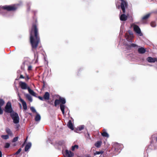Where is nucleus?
Listing matches in <instances>:
<instances>
[{
  "instance_id": "nucleus-50",
  "label": "nucleus",
  "mask_w": 157,
  "mask_h": 157,
  "mask_svg": "<svg viewBox=\"0 0 157 157\" xmlns=\"http://www.w3.org/2000/svg\"><path fill=\"white\" fill-rule=\"evenodd\" d=\"M29 114L31 115V113H29Z\"/></svg>"
},
{
  "instance_id": "nucleus-45",
  "label": "nucleus",
  "mask_w": 157,
  "mask_h": 157,
  "mask_svg": "<svg viewBox=\"0 0 157 157\" xmlns=\"http://www.w3.org/2000/svg\"><path fill=\"white\" fill-rule=\"evenodd\" d=\"M19 125L18 124H17L16 125V128L17 129H18L19 128Z\"/></svg>"
},
{
  "instance_id": "nucleus-28",
  "label": "nucleus",
  "mask_w": 157,
  "mask_h": 157,
  "mask_svg": "<svg viewBox=\"0 0 157 157\" xmlns=\"http://www.w3.org/2000/svg\"><path fill=\"white\" fill-rule=\"evenodd\" d=\"M1 137L4 140H7L9 138V136L8 135H2L1 136Z\"/></svg>"
},
{
  "instance_id": "nucleus-14",
  "label": "nucleus",
  "mask_w": 157,
  "mask_h": 157,
  "mask_svg": "<svg viewBox=\"0 0 157 157\" xmlns=\"http://www.w3.org/2000/svg\"><path fill=\"white\" fill-rule=\"evenodd\" d=\"M67 126L68 127L72 130H73L74 129L73 125L71 121V120H69L67 124Z\"/></svg>"
},
{
  "instance_id": "nucleus-12",
  "label": "nucleus",
  "mask_w": 157,
  "mask_h": 157,
  "mask_svg": "<svg viewBox=\"0 0 157 157\" xmlns=\"http://www.w3.org/2000/svg\"><path fill=\"white\" fill-rule=\"evenodd\" d=\"M125 37L128 41L129 42H132V40L133 38L132 35H130L126 33L125 35Z\"/></svg>"
},
{
  "instance_id": "nucleus-17",
  "label": "nucleus",
  "mask_w": 157,
  "mask_h": 157,
  "mask_svg": "<svg viewBox=\"0 0 157 157\" xmlns=\"http://www.w3.org/2000/svg\"><path fill=\"white\" fill-rule=\"evenodd\" d=\"M138 52L140 54H143L146 52V50L143 47L138 48Z\"/></svg>"
},
{
  "instance_id": "nucleus-35",
  "label": "nucleus",
  "mask_w": 157,
  "mask_h": 157,
  "mask_svg": "<svg viewBox=\"0 0 157 157\" xmlns=\"http://www.w3.org/2000/svg\"><path fill=\"white\" fill-rule=\"evenodd\" d=\"M18 136L14 137L12 140V142L13 143L16 142L18 139Z\"/></svg>"
},
{
  "instance_id": "nucleus-11",
  "label": "nucleus",
  "mask_w": 157,
  "mask_h": 157,
  "mask_svg": "<svg viewBox=\"0 0 157 157\" xmlns=\"http://www.w3.org/2000/svg\"><path fill=\"white\" fill-rule=\"evenodd\" d=\"M19 100L21 102L24 109L25 110H27V107L26 102L20 97L19 99Z\"/></svg>"
},
{
  "instance_id": "nucleus-42",
  "label": "nucleus",
  "mask_w": 157,
  "mask_h": 157,
  "mask_svg": "<svg viewBox=\"0 0 157 157\" xmlns=\"http://www.w3.org/2000/svg\"><path fill=\"white\" fill-rule=\"evenodd\" d=\"M3 113V110L2 109L1 107H0V114L2 115Z\"/></svg>"
},
{
  "instance_id": "nucleus-30",
  "label": "nucleus",
  "mask_w": 157,
  "mask_h": 157,
  "mask_svg": "<svg viewBox=\"0 0 157 157\" xmlns=\"http://www.w3.org/2000/svg\"><path fill=\"white\" fill-rule=\"evenodd\" d=\"M54 146L56 148L58 149L59 148V142L57 141L54 144Z\"/></svg>"
},
{
  "instance_id": "nucleus-38",
  "label": "nucleus",
  "mask_w": 157,
  "mask_h": 157,
  "mask_svg": "<svg viewBox=\"0 0 157 157\" xmlns=\"http://www.w3.org/2000/svg\"><path fill=\"white\" fill-rule=\"evenodd\" d=\"M21 148H19L18 151L15 153V155H17L21 151Z\"/></svg>"
},
{
  "instance_id": "nucleus-15",
  "label": "nucleus",
  "mask_w": 157,
  "mask_h": 157,
  "mask_svg": "<svg viewBox=\"0 0 157 157\" xmlns=\"http://www.w3.org/2000/svg\"><path fill=\"white\" fill-rule=\"evenodd\" d=\"M43 97L45 100H48L50 98L49 93L48 92H45Z\"/></svg>"
},
{
  "instance_id": "nucleus-34",
  "label": "nucleus",
  "mask_w": 157,
  "mask_h": 157,
  "mask_svg": "<svg viewBox=\"0 0 157 157\" xmlns=\"http://www.w3.org/2000/svg\"><path fill=\"white\" fill-rule=\"evenodd\" d=\"M151 25L152 27H155L156 26V23L155 22H152L151 23Z\"/></svg>"
},
{
  "instance_id": "nucleus-43",
  "label": "nucleus",
  "mask_w": 157,
  "mask_h": 157,
  "mask_svg": "<svg viewBox=\"0 0 157 157\" xmlns=\"http://www.w3.org/2000/svg\"><path fill=\"white\" fill-rule=\"evenodd\" d=\"M24 77L22 75H20L19 78H24Z\"/></svg>"
},
{
  "instance_id": "nucleus-1",
  "label": "nucleus",
  "mask_w": 157,
  "mask_h": 157,
  "mask_svg": "<svg viewBox=\"0 0 157 157\" xmlns=\"http://www.w3.org/2000/svg\"><path fill=\"white\" fill-rule=\"evenodd\" d=\"M34 21L32 24V26L29 31L30 42L31 45L32 50L34 51L36 50L40 42V38L38 27V24L37 19L33 17Z\"/></svg>"
},
{
  "instance_id": "nucleus-27",
  "label": "nucleus",
  "mask_w": 157,
  "mask_h": 157,
  "mask_svg": "<svg viewBox=\"0 0 157 157\" xmlns=\"http://www.w3.org/2000/svg\"><path fill=\"white\" fill-rule=\"evenodd\" d=\"M127 46L128 48H131L132 47H137L138 46L137 45L135 44H133V43H132V44H131L130 45H128Z\"/></svg>"
},
{
  "instance_id": "nucleus-22",
  "label": "nucleus",
  "mask_w": 157,
  "mask_h": 157,
  "mask_svg": "<svg viewBox=\"0 0 157 157\" xmlns=\"http://www.w3.org/2000/svg\"><path fill=\"white\" fill-rule=\"evenodd\" d=\"M26 98L30 102L32 101V99L31 96L29 94H26L25 95Z\"/></svg>"
},
{
  "instance_id": "nucleus-9",
  "label": "nucleus",
  "mask_w": 157,
  "mask_h": 157,
  "mask_svg": "<svg viewBox=\"0 0 157 157\" xmlns=\"http://www.w3.org/2000/svg\"><path fill=\"white\" fill-rule=\"evenodd\" d=\"M74 155V154L70 151L66 150L65 151V155L66 157H72Z\"/></svg>"
},
{
  "instance_id": "nucleus-10",
  "label": "nucleus",
  "mask_w": 157,
  "mask_h": 157,
  "mask_svg": "<svg viewBox=\"0 0 157 157\" xmlns=\"http://www.w3.org/2000/svg\"><path fill=\"white\" fill-rule=\"evenodd\" d=\"M19 85L22 89L25 90L28 89L29 87H28L27 84L25 82L21 81L19 82Z\"/></svg>"
},
{
  "instance_id": "nucleus-29",
  "label": "nucleus",
  "mask_w": 157,
  "mask_h": 157,
  "mask_svg": "<svg viewBox=\"0 0 157 157\" xmlns=\"http://www.w3.org/2000/svg\"><path fill=\"white\" fill-rule=\"evenodd\" d=\"M4 104V101L2 99H0V107H1Z\"/></svg>"
},
{
  "instance_id": "nucleus-40",
  "label": "nucleus",
  "mask_w": 157,
  "mask_h": 157,
  "mask_svg": "<svg viewBox=\"0 0 157 157\" xmlns=\"http://www.w3.org/2000/svg\"><path fill=\"white\" fill-rule=\"evenodd\" d=\"M32 67L31 65H29L28 67V71H30L32 70Z\"/></svg>"
},
{
  "instance_id": "nucleus-21",
  "label": "nucleus",
  "mask_w": 157,
  "mask_h": 157,
  "mask_svg": "<svg viewBox=\"0 0 157 157\" xmlns=\"http://www.w3.org/2000/svg\"><path fill=\"white\" fill-rule=\"evenodd\" d=\"M28 90L29 93L30 94H31L33 96H36V94L33 90L31 89L29 87H28Z\"/></svg>"
},
{
  "instance_id": "nucleus-24",
  "label": "nucleus",
  "mask_w": 157,
  "mask_h": 157,
  "mask_svg": "<svg viewBox=\"0 0 157 157\" xmlns=\"http://www.w3.org/2000/svg\"><path fill=\"white\" fill-rule=\"evenodd\" d=\"M79 147L78 145H75L74 146H73L71 147V150L73 151H75V149H77Z\"/></svg>"
},
{
  "instance_id": "nucleus-47",
  "label": "nucleus",
  "mask_w": 157,
  "mask_h": 157,
  "mask_svg": "<svg viewBox=\"0 0 157 157\" xmlns=\"http://www.w3.org/2000/svg\"><path fill=\"white\" fill-rule=\"evenodd\" d=\"M155 140H156V142H157V136L155 138Z\"/></svg>"
},
{
  "instance_id": "nucleus-32",
  "label": "nucleus",
  "mask_w": 157,
  "mask_h": 157,
  "mask_svg": "<svg viewBox=\"0 0 157 157\" xmlns=\"http://www.w3.org/2000/svg\"><path fill=\"white\" fill-rule=\"evenodd\" d=\"M77 129H78L79 131H81L83 130L84 128V125H81L79 126V127Z\"/></svg>"
},
{
  "instance_id": "nucleus-8",
  "label": "nucleus",
  "mask_w": 157,
  "mask_h": 157,
  "mask_svg": "<svg viewBox=\"0 0 157 157\" xmlns=\"http://www.w3.org/2000/svg\"><path fill=\"white\" fill-rule=\"evenodd\" d=\"M134 31L137 33L139 34L140 36H142V34L141 33V30L139 27L136 25H135L133 27Z\"/></svg>"
},
{
  "instance_id": "nucleus-3",
  "label": "nucleus",
  "mask_w": 157,
  "mask_h": 157,
  "mask_svg": "<svg viewBox=\"0 0 157 157\" xmlns=\"http://www.w3.org/2000/svg\"><path fill=\"white\" fill-rule=\"evenodd\" d=\"M4 111L6 113H10V114H13L15 112L13 110L12 107L11 103L10 101H8L5 107Z\"/></svg>"
},
{
  "instance_id": "nucleus-7",
  "label": "nucleus",
  "mask_w": 157,
  "mask_h": 157,
  "mask_svg": "<svg viewBox=\"0 0 157 157\" xmlns=\"http://www.w3.org/2000/svg\"><path fill=\"white\" fill-rule=\"evenodd\" d=\"M121 144L117 143H115L114 144L112 150H114L115 152L114 153L115 154L118 151V150L121 147Z\"/></svg>"
},
{
  "instance_id": "nucleus-37",
  "label": "nucleus",
  "mask_w": 157,
  "mask_h": 157,
  "mask_svg": "<svg viewBox=\"0 0 157 157\" xmlns=\"http://www.w3.org/2000/svg\"><path fill=\"white\" fill-rule=\"evenodd\" d=\"M10 145V144L8 143H6L5 144V147L6 148H9Z\"/></svg>"
},
{
  "instance_id": "nucleus-33",
  "label": "nucleus",
  "mask_w": 157,
  "mask_h": 157,
  "mask_svg": "<svg viewBox=\"0 0 157 157\" xmlns=\"http://www.w3.org/2000/svg\"><path fill=\"white\" fill-rule=\"evenodd\" d=\"M103 153V151H96L94 153V155H97L100 154H102Z\"/></svg>"
},
{
  "instance_id": "nucleus-5",
  "label": "nucleus",
  "mask_w": 157,
  "mask_h": 157,
  "mask_svg": "<svg viewBox=\"0 0 157 157\" xmlns=\"http://www.w3.org/2000/svg\"><path fill=\"white\" fill-rule=\"evenodd\" d=\"M11 117L13 120V122L15 124H17L19 122V118L18 114L16 113H13L10 114Z\"/></svg>"
},
{
  "instance_id": "nucleus-18",
  "label": "nucleus",
  "mask_w": 157,
  "mask_h": 157,
  "mask_svg": "<svg viewBox=\"0 0 157 157\" xmlns=\"http://www.w3.org/2000/svg\"><path fill=\"white\" fill-rule=\"evenodd\" d=\"M31 143H28L26 145L25 148V151H27L31 147Z\"/></svg>"
},
{
  "instance_id": "nucleus-6",
  "label": "nucleus",
  "mask_w": 157,
  "mask_h": 157,
  "mask_svg": "<svg viewBox=\"0 0 157 157\" xmlns=\"http://www.w3.org/2000/svg\"><path fill=\"white\" fill-rule=\"evenodd\" d=\"M121 1V8L123 12L124 13L125 12V8L128 7V4L127 2L125 0H120Z\"/></svg>"
},
{
  "instance_id": "nucleus-36",
  "label": "nucleus",
  "mask_w": 157,
  "mask_h": 157,
  "mask_svg": "<svg viewBox=\"0 0 157 157\" xmlns=\"http://www.w3.org/2000/svg\"><path fill=\"white\" fill-rule=\"evenodd\" d=\"M30 110H31V111L33 112V113H36V109H35V108L33 107H30Z\"/></svg>"
},
{
  "instance_id": "nucleus-25",
  "label": "nucleus",
  "mask_w": 157,
  "mask_h": 157,
  "mask_svg": "<svg viewBox=\"0 0 157 157\" xmlns=\"http://www.w3.org/2000/svg\"><path fill=\"white\" fill-rule=\"evenodd\" d=\"M150 13L147 14L145 15L143 17L142 19L143 20H145L147 19L150 16Z\"/></svg>"
},
{
  "instance_id": "nucleus-41",
  "label": "nucleus",
  "mask_w": 157,
  "mask_h": 157,
  "mask_svg": "<svg viewBox=\"0 0 157 157\" xmlns=\"http://www.w3.org/2000/svg\"><path fill=\"white\" fill-rule=\"evenodd\" d=\"M38 98L41 101H44V97H42L40 96H38Z\"/></svg>"
},
{
  "instance_id": "nucleus-26",
  "label": "nucleus",
  "mask_w": 157,
  "mask_h": 157,
  "mask_svg": "<svg viewBox=\"0 0 157 157\" xmlns=\"http://www.w3.org/2000/svg\"><path fill=\"white\" fill-rule=\"evenodd\" d=\"M101 135L102 136L105 137H108L109 136V134L106 132H104L101 133Z\"/></svg>"
},
{
  "instance_id": "nucleus-19",
  "label": "nucleus",
  "mask_w": 157,
  "mask_h": 157,
  "mask_svg": "<svg viewBox=\"0 0 157 157\" xmlns=\"http://www.w3.org/2000/svg\"><path fill=\"white\" fill-rule=\"evenodd\" d=\"M6 132L8 134V135L10 136L13 135V133L10 129L8 128H7L6 129Z\"/></svg>"
},
{
  "instance_id": "nucleus-31",
  "label": "nucleus",
  "mask_w": 157,
  "mask_h": 157,
  "mask_svg": "<svg viewBox=\"0 0 157 157\" xmlns=\"http://www.w3.org/2000/svg\"><path fill=\"white\" fill-rule=\"evenodd\" d=\"M59 105V99H56L55 100L54 102V105L55 106H56L57 105Z\"/></svg>"
},
{
  "instance_id": "nucleus-46",
  "label": "nucleus",
  "mask_w": 157,
  "mask_h": 157,
  "mask_svg": "<svg viewBox=\"0 0 157 157\" xmlns=\"http://www.w3.org/2000/svg\"><path fill=\"white\" fill-rule=\"evenodd\" d=\"M0 157H2V152L0 150Z\"/></svg>"
},
{
  "instance_id": "nucleus-23",
  "label": "nucleus",
  "mask_w": 157,
  "mask_h": 157,
  "mask_svg": "<svg viewBox=\"0 0 157 157\" xmlns=\"http://www.w3.org/2000/svg\"><path fill=\"white\" fill-rule=\"evenodd\" d=\"M41 118L40 116L38 114H37L35 117V120L36 121H39L40 120Z\"/></svg>"
},
{
  "instance_id": "nucleus-13",
  "label": "nucleus",
  "mask_w": 157,
  "mask_h": 157,
  "mask_svg": "<svg viewBox=\"0 0 157 157\" xmlns=\"http://www.w3.org/2000/svg\"><path fill=\"white\" fill-rule=\"evenodd\" d=\"M128 16L124 14H122L120 17V20L121 21H125L127 20Z\"/></svg>"
},
{
  "instance_id": "nucleus-39",
  "label": "nucleus",
  "mask_w": 157,
  "mask_h": 157,
  "mask_svg": "<svg viewBox=\"0 0 157 157\" xmlns=\"http://www.w3.org/2000/svg\"><path fill=\"white\" fill-rule=\"evenodd\" d=\"M82 68H80L77 71V75H78L80 74V73L82 72Z\"/></svg>"
},
{
  "instance_id": "nucleus-49",
  "label": "nucleus",
  "mask_w": 157,
  "mask_h": 157,
  "mask_svg": "<svg viewBox=\"0 0 157 157\" xmlns=\"http://www.w3.org/2000/svg\"><path fill=\"white\" fill-rule=\"evenodd\" d=\"M27 138L26 139V140H25V142L26 141V140H27Z\"/></svg>"
},
{
  "instance_id": "nucleus-52",
  "label": "nucleus",
  "mask_w": 157,
  "mask_h": 157,
  "mask_svg": "<svg viewBox=\"0 0 157 157\" xmlns=\"http://www.w3.org/2000/svg\"><path fill=\"white\" fill-rule=\"evenodd\" d=\"M0 9H1V6H0Z\"/></svg>"
},
{
  "instance_id": "nucleus-2",
  "label": "nucleus",
  "mask_w": 157,
  "mask_h": 157,
  "mask_svg": "<svg viewBox=\"0 0 157 157\" xmlns=\"http://www.w3.org/2000/svg\"><path fill=\"white\" fill-rule=\"evenodd\" d=\"M1 9L6 10L8 11H13L16 10L17 7L15 5H5L3 6H1Z\"/></svg>"
},
{
  "instance_id": "nucleus-51",
  "label": "nucleus",
  "mask_w": 157,
  "mask_h": 157,
  "mask_svg": "<svg viewBox=\"0 0 157 157\" xmlns=\"http://www.w3.org/2000/svg\"><path fill=\"white\" fill-rule=\"evenodd\" d=\"M20 106L21 108V104H20Z\"/></svg>"
},
{
  "instance_id": "nucleus-44",
  "label": "nucleus",
  "mask_w": 157,
  "mask_h": 157,
  "mask_svg": "<svg viewBox=\"0 0 157 157\" xmlns=\"http://www.w3.org/2000/svg\"><path fill=\"white\" fill-rule=\"evenodd\" d=\"M29 79V78L28 76H27L26 78H25V80L26 81H28V80Z\"/></svg>"
},
{
  "instance_id": "nucleus-48",
  "label": "nucleus",
  "mask_w": 157,
  "mask_h": 157,
  "mask_svg": "<svg viewBox=\"0 0 157 157\" xmlns=\"http://www.w3.org/2000/svg\"><path fill=\"white\" fill-rule=\"evenodd\" d=\"M155 60L157 62V58H155Z\"/></svg>"
},
{
  "instance_id": "nucleus-16",
  "label": "nucleus",
  "mask_w": 157,
  "mask_h": 157,
  "mask_svg": "<svg viewBox=\"0 0 157 157\" xmlns=\"http://www.w3.org/2000/svg\"><path fill=\"white\" fill-rule=\"evenodd\" d=\"M147 60L149 63H155V58H153L151 57H147Z\"/></svg>"
},
{
  "instance_id": "nucleus-4",
  "label": "nucleus",
  "mask_w": 157,
  "mask_h": 157,
  "mask_svg": "<svg viewBox=\"0 0 157 157\" xmlns=\"http://www.w3.org/2000/svg\"><path fill=\"white\" fill-rule=\"evenodd\" d=\"M66 103V101L65 99L59 96V106L62 113L63 115H64L65 114L64 109L65 107L64 104Z\"/></svg>"
},
{
  "instance_id": "nucleus-20",
  "label": "nucleus",
  "mask_w": 157,
  "mask_h": 157,
  "mask_svg": "<svg viewBox=\"0 0 157 157\" xmlns=\"http://www.w3.org/2000/svg\"><path fill=\"white\" fill-rule=\"evenodd\" d=\"M102 144V142L101 141H98L95 143V146L98 148H99Z\"/></svg>"
}]
</instances>
